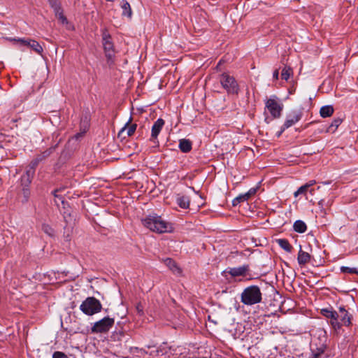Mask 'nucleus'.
Instances as JSON below:
<instances>
[{
    "label": "nucleus",
    "mask_w": 358,
    "mask_h": 358,
    "mask_svg": "<svg viewBox=\"0 0 358 358\" xmlns=\"http://www.w3.org/2000/svg\"><path fill=\"white\" fill-rule=\"evenodd\" d=\"M143 224L150 231L159 234L171 232L172 225L157 214H150L142 220Z\"/></svg>",
    "instance_id": "f257e3e1"
},
{
    "label": "nucleus",
    "mask_w": 358,
    "mask_h": 358,
    "mask_svg": "<svg viewBox=\"0 0 358 358\" xmlns=\"http://www.w3.org/2000/svg\"><path fill=\"white\" fill-rule=\"evenodd\" d=\"M262 294L260 288L251 285L243 289L241 295V302L247 306H252L262 301Z\"/></svg>",
    "instance_id": "f03ea898"
},
{
    "label": "nucleus",
    "mask_w": 358,
    "mask_h": 358,
    "mask_svg": "<svg viewBox=\"0 0 358 358\" xmlns=\"http://www.w3.org/2000/svg\"><path fill=\"white\" fill-rule=\"evenodd\" d=\"M101 302L93 296L87 297L80 306V310L87 315H93L101 310Z\"/></svg>",
    "instance_id": "7ed1b4c3"
},
{
    "label": "nucleus",
    "mask_w": 358,
    "mask_h": 358,
    "mask_svg": "<svg viewBox=\"0 0 358 358\" xmlns=\"http://www.w3.org/2000/svg\"><path fill=\"white\" fill-rule=\"evenodd\" d=\"M222 87L230 94H238L239 86L236 79L227 73H222L220 77Z\"/></svg>",
    "instance_id": "20e7f679"
},
{
    "label": "nucleus",
    "mask_w": 358,
    "mask_h": 358,
    "mask_svg": "<svg viewBox=\"0 0 358 358\" xmlns=\"http://www.w3.org/2000/svg\"><path fill=\"white\" fill-rule=\"evenodd\" d=\"M114 319L105 317L96 322L92 327V333H106L108 331L114 324Z\"/></svg>",
    "instance_id": "39448f33"
},
{
    "label": "nucleus",
    "mask_w": 358,
    "mask_h": 358,
    "mask_svg": "<svg viewBox=\"0 0 358 358\" xmlns=\"http://www.w3.org/2000/svg\"><path fill=\"white\" fill-rule=\"evenodd\" d=\"M266 108L273 118H278L281 115L282 105L278 101L275 96L270 97L266 101Z\"/></svg>",
    "instance_id": "423d86ee"
},
{
    "label": "nucleus",
    "mask_w": 358,
    "mask_h": 358,
    "mask_svg": "<svg viewBox=\"0 0 358 358\" xmlns=\"http://www.w3.org/2000/svg\"><path fill=\"white\" fill-rule=\"evenodd\" d=\"M102 39L106 56L108 59H110L113 57L115 52L113 48V43L111 41V37L106 31L103 32Z\"/></svg>",
    "instance_id": "0eeeda50"
},
{
    "label": "nucleus",
    "mask_w": 358,
    "mask_h": 358,
    "mask_svg": "<svg viewBox=\"0 0 358 358\" xmlns=\"http://www.w3.org/2000/svg\"><path fill=\"white\" fill-rule=\"evenodd\" d=\"M302 117V113L299 110H292L286 117V120L281 128V132L289 128L292 125L298 122Z\"/></svg>",
    "instance_id": "6e6552de"
},
{
    "label": "nucleus",
    "mask_w": 358,
    "mask_h": 358,
    "mask_svg": "<svg viewBox=\"0 0 358 358\" xmlns=\"http://www.w3.org/2000/svg\"><path fill=\"white\" fill-rule=\"evenodd\" d=\"M10 41L18 42L22 45H27L30 47L33 50L38 54H41L43 52L42 46L34 40H24L23 38H10Z\"/></svg>",
    "instance_id": "1a4fd4ad"
},
{
    "label": "nucleus",
    "mask_w": 358,
    "mask_h": 358,
    "mask_svg": "<svg viewBox=\"0 0 358 358\" xmlns=\"http://www.w3.org/2000/svg\"><path fill=\"white\" fill-rule=\"evenodd\" d=\"M248 270V265H243L239 267L229 268L222 272V275H227V273H229L232 277L245 276Z\"/></svg>",
    "instance_id": "9d476101"
},
{
    "label": "nucleus",
    "mask_w": 358,
    "mask_h": 358,
    "mask_svg": "<svg viewBox=\"0 0 358 358\" xmlns=\"http://www.w3.org/2000/svg\"><path fill=\"white\" fill-rule=\"evenodd\" d=\"M164 125V120L162 118L157 119L152 127L151 140H155Z\"/></svg>",
    "instance_id": "9b49d317"
},
{
    "label": "nucleus",
    "mask_w": 358,
    "mask_h": 358,
    "mask_svg": "<svg viewBox=\"0 0 358 358\" xmlns=\"http://www.w3.org/2000/svg\"><path fill=\"white\" fill-rule=\"evenodd\" d=\"M132 117H130L128 122L124 124V126L120 129L119 131L118 136H120L121 135H123L124 132L127 133L128 136H132L136 128L137 125L136 124H130L131 122Z\"/></svg>",
    "instance_id": "f8f14e48"
},
{
    "label": "nucleus",
    "mask_w": 358,
    "mask_h": 358,
    "mask_svg": "<svg viewBox=\"0 0 358 358\" xmlns=\"http://www.w3.org/2000/svg\"><path fill=\"white\" fill-rule=\"evenodd\" d=\"M310 260V255L308 252L303 251L300 247V250L298 253L297 261L299 265L303 266L308 263Z\"/></svg>",
    "instance_id": "ddd939ff"
},
{
    "label": "nucleus",
    "mask_w": 358,
    "mask_h": 358,
    "mask_svg": "<svg viewBox=\"0 0 358 358\" xmlns=\"http://www.w3.org/2000/svg\"><path fill=\"white\" fill-rule=\"evenodd\" d=\"M164 263L165 265L169 267V268L175 274H180L181 273V269L180 267L177 265V264L171 258H166L164 259Z\"/></svg>",
    "instance_id": "4468645a"
},
{
    "label": "nucleus",
    "mask_w": 358,
    "mask_h": 358,
    "mask_svg": "<svg viewBox=\"0 0 358 358\" xmlns=\"http://www.w3.org/2000/svg\"><path fill=\"white\" fill-rule=\"evenodd\" d=\"M179 148L183 152H188L192 150V143L188 139H180Z\"/></svg>",
    "instance_id": "2eb2a0df"
},
{
    "label": "nucleus",
    "mask_w": 358,
    "mask_h": 358,
    "mask_svg": "<svg viewBox=\"0 0 358 358\" xmlns=\"http://www.w3.org/2000/svg\"><path fill=\"white\" fill-rule=\"evenodd\" d=\"M52 6L54 8L55 15L58 17V18L62 21V23L67 22V20L63 14V12L60 8V6L56 3L52 2Z\"/></svg>",
    "instance_id": "dca6fc26"
},
{
    "label": "nucleus",
    "mask_w": 358,
    "mask_h": 358,
    "mask_svg": "<svg viewBox=\"0 0 358 358\" xmlns=\"http://www.w3.org/2000/svg\"><path fill=\"white\" fill-rule=\"evenodd\" d=\"M176 202L180 208L184 209H187L189 206V199L186 196H178Z\"/></svg>",
    "instance_id": "f3484780"
},
{
    "label": "nucleus",
    "mask_w": 358,
    "mask_h": 358,
    "mask_svg": "<svg viewBox=\"0 0 358 358\" xmlns=\"http://www.w3.org/2000/svg\"><path fill=\"white\" fill-rule=\"evenodd\" d=\"M334 113V108L332 106L327 105L320 108V114L322 117H330Z\"/></svg>",
    "instance_id": "a211bd4d"
},
{
    "label": "nucleus",
    "mask_w": 358,
    "mask_h": 358,
    "mask_svg": "<svg viewBox=\"0 0 358 358\" xmlns=\"http://www.w3.org/2000/svg\"><path fill=\"white\" fill-rule=\"evenodd\" d=\"M276 242L279 246L287 252H291L292 250V246L289 244V241L285 238H280L276 240Z\"/></svg>",
    "instance_id": "6ab92c4d"
},
{
    "label": "nucleus",
    "mask_w": 358,
    "mask_h": 358,
    "mask_svg": "<svg viewBox=\"0 0 358 358\" xmlns=\"http://www.w3.org/2000/svg\"><path fill=\"white\" fill-rule=\"evenodd\" d=\"M294 230L298 233H303L306 231L307 227L304 222L296 220L293 225Z\"/></svg>",
    "instance_id": "aec40b11"
},
{
    "label": "nucleus",
    "mask_w": 358,
    "mask_h": 358,
    "mask_svg": "<svg viewBox=\"0 0 358 358\" xmlns=\"http://www.w3.org/2000/svg\"><path fill=\"white\" fill-rule=\"evenodd\" d=\"M321 313L323 316L330 320L337 316L338 313L333 310L331 308H323L321 310Z\"/></svg>",
    "instance_id": "412c9836"
},
{
    "label": "nucleus",
    "mask_w": 358,
    "mask_h": 358,
    "mask_svg": "<svg viewBox=\"0 0 358 358\" xmlns=\"http://www.w3.org/2000/svg\"><path fill=\"white\" fill-rule=\"evenodd\" d=\"M250 197V193L240 194L233 200V205L236 206L241 202L247 201Z\"/></svg>",
    "instance_id": "4be33fe9"
},
{
    "label": "nucleus",
    "mask_w": 358,
    "mask_h": 358,
    "mask_svg": "<svg viewBox=\"0 0 358 358\" xmlns=\"http://www.w3.org/2000/svg\"><path fill=\"white\" fill-rule=\"evenodd\" d=\"M332 203V200H329L327 202H325L324 199H321L320 201H319L318 206L320 209V211L324 214H326V208L331 206Z\"/></svg>",
    "instance_id": "5701e85b"
},
{
    "label": "nucleus",
    "mask_w": 358,
    "mask_h": 358,
    "mask_svg": "<svg viewBox=\"0 0 358 358\" xmlns=\"http://www.w3.org/2000/svg\"><path fill=\"white\" fill-rule=\"evenodd\" d=\"M122 8L123 10V15H128L129 17H131V6H130V4L126 0L122 1Z\"/></svg>",
    "instance_id": "b1692460"
},
{
    "label": "nucleus",
    "mask_w": 358,
    "mask_h": 358,
    "mask_svg": "<svg viewBox=\"0 0 358 358\" xmlns=\"http://www.w3.org/2000/svg\"><path fill=\"white\" fill-rule=\"evenodd\" d=\"M341 123H342V119H341V118L334 119L332 121L331 124L329 125L327 131L329 132H334Z\"/></svg>",
    "instance_id": "393cba45"
},
{
    "label": "nucleus",
    "mask_w": 358,
    "mask_h": 358,
    "mask_svg": "<svg viewBox=\"0 0 358 358\" xmlns=\"http://www.w3.org/2000/svg\"><path fill=\"white\" fill-rule=\"evenodd\" d=\"M292 73V70L289 66H285L281 72V77L282 79L287 80Z\"/></svg>",
    "instance_id": "a878e982"
},
{
    "label": "nucleus",
    "mask_w": 358,
    "mask_h": 358,
    "mask_svg": "<svg viewBox=\"0 0 358 358\" xmlns=\"http://www.w3.org/2000/svg\"><path fill=\"white\" fill-rule=\"evenodd\" d=\"M341 271L343 273H353L358 275V268H351L348 266H341Z\"/></svg>",
    "instance_id": "bb28decb"
},
{
    "label": "nucleus",
    "mask_w": 358,
    "mask_h": 358,
    "mask_svg": "<svg viewBox=\"0 0 358 358\" xmlns=\"http://www.w3.org/2000/svg\"><path fill=\"white\" fill-rule=\"evenodd\" d=\"M309 189L307 187L306 185L301 186L294 193V197H297L300 194L306 195L308 190Z\"/></svg>",
    "instance_id": "cd10ccee"
},
{
    "label": "nucleus",
    "mask_w": 358,
    "mask_h": 358,
    "mask_svg": "<svg viewBox=\"0 0 358 358\" xmlns=\"http://www.w3.org/2000/svg\"><path fill=\"white\" fill-rule=\"evenodd\" d=\"M21 180L22 182V185H24V187H28L29 185L31 182V175L29 171L26 173V174H24Z\"/></svg>",
    "instance_id": "c85d7f7f"
},
{
    "label": "nucleus",
    "mask_w": 358,
    "mask_h": 358,
    "mask_svg": "<svg viewBox=\"0 0 358 358\" xmlns=\"http://www.w3.org/2000/svg\"><path fill=\"white\" fill-rule=\"evenodd\" d=\"M324 348L323 346L320 347L315 352L312 350V354L309 358H319L324 353Z\"/></svg>",
    "instance_id": "c756f323"
},
{
    "label": "nucleus",
    "mask_w": 358,
    "mask_h": 358,
    "mask_svg": "<svg viewBox=\"0 0 358 358\" xmlns=\"http://www.w3.org/2000/svg\"><path fill=\"white\" fill-rule=\"evenodd\" d=\"M341 322H342V324L345 326H349L351 324L350 317L348 315V312H345V313L342 314Z\"/></svg>",
    "instance_id": "7c9ffc66"
},
{
    "label": "nucleus",
    "mask_w": 358,
    "mask_h": 358,
    "mask_svg": "<svg viewBox=\"0 0 358 358\" xmlns=\"http://www.w3.org/2000/svg\"><path fill=\"white\" fill-rule=\"evenodd\" d=\"M42 230L49 236H53L54 230L48 224H43Z\"/></svg>",
    "instance_id": "2f4dec72"
},
{
    "label": "nucleus",
    "mask_w": 358,
    "mask_h": 358,
    "mask_svg": "<svg viewBox=\"0 0 358 358\" xmlns=\"http://www.w3.org/2000/svg\"><path fill=\"white\" fill-rule=\"evenodd\" d=\"M338 314H337V316L334 317V318H332V320H330L331 324L335 329H339L341 327V324L338 320Z\"/></svg>",
    "instance_id": "473e14b6"
},
{
    "label": "nucleus",
    "mask_w": 358,
    "mask_h": 358,
    "mask_svg": "<svg viewBox=\"0 0 358 358\" xmlns=\"http://www.w3.org/2000/svg\"><path fill=\"white\" fill-rule=\"evenodd\" d=\"M164 353V352H163V350L160 347L159 348H156L154 350H152L150 352V355H152V356H160V355H163Z\"/></svg>",
    "instance_id": "72a5a7b5"
},
{
    "label": "nucleus",
    "mask_w": 358,
    "mask_h": 358,
    "mask_svg": "<svg viewBox=\"0 0 358 358\" xmlns=\"http://www.w3.org/2000/svg\"><path fill=\"white\" fill-rule=\"evenodd\" d=\"M136 310L138 315L142 316L144 314L143 306L141 303H138L136 306Z\"/></svg>",
    "instance_id": "f704fd0d"
},
{
    "label": "nucleus",
    "mask_w": 358,
    "mask_h": 358,
    "mask_svg": "<svg viewBox=\"0 0 358 358\" xmlns=\"http://www.w3.org/2000/svg\"><path fill=\"white\" fill-rule=\"evenodd\" d=\"M57 190H55V191L54 192V196H55V202L56 205L58 206H59V204H58V200H59V201H60L62 202V203H64V201H63V199H62V197H59V196H58V194H57Z\"/></svg>",
    "instance_id": "c9c22d12"
},
{
    "label": "nucleus",
    "mask_w": 358,
    "mask_h": 358,
    "mask_svg": "<svg viewBox=\"0 0 358 358\" xmlns=\"http://www.w3.org/2000/svg\"><path fill=\"white\" fill-rule=\"evenodd\" d=\"M316 183V181L315 180H311L306 182L305 185L307 186V187L309 189L311 187H313Z\"/></svg>",
    "instance_id": "e433bc0d"
},
{
    "label": "nucleus",
    "mask_w": 358,
    "mask_h": 358,
    "mask_svg": "<svg viewBox=\"0 0 358 358\" xmlns=\"http://www.w3.org/2000/svg\"><path fill=\"white\" fill-rule=\"evenodd\" d=\"M273 76L274 78L275 79H278V76H279V71L278 69H276L275 71H274L273 72Z\"/></svg>",
    "instance_id": "4c0bfd02"
},
{
    "label": "nucleus",
    "mask_w": 358,
    "mask_h": 358,
    "mask_svg": "<svg viewBox=\"0 0 358 358\" xmlns=\"http://www.w3.org/2000/svg\"><path fill=\"white\" fill-rule=\"evenodd\" d=\"M117 336H118L117 338L119 340H121L122 337L124 336V332L123 331H120L119 333H117Z\"/></svg>",
    "instance_id": "58836bf2"
},
{
    "label": "nucleus",
    "mask_w": 358,
    "mask_h": 358,
    "mask_svg": "<svg viewBox=\"0 0 358 358\" xmlns=\"http://www.w3.org/2000/svg\"><path fill=\"white\" fill-rule=\"evenodd\" d=\"M315 189L314 188H309L308 190V192H309L311 195H313L315 194Z\"/></svg>",
    "instance_id": "ea45409f"
},
{
    "label": "nucleus",
    "mask_w": 358,
    "mask_h": 358,
    "mask_svg": "<svg viewBox=\"0 0 358 358\" xmlns=\"http://www.w3.org/2000/svg\"><path fill=\"white\" fill-rule=\"evenodd\" d=\"M339 311H340L342 314L345 313V312H347V311H346V310H345L343 307H340V308H339Z\"/></svg>",
    "instance_id": "a19ab883"
},
{
    "label": "nucleus",
    "mask_w": 358,
    "mask_h": 358,
    "mask_svg": "<svg viewBox=\"0 0 358 358\" xmlns=\"http://www.w3.org/2000/svg\"><path fill=\"white\" fill-rule=\"evenodd\" d=\"M247 193H250V196L255 193V189H250Z\"/></svg>",
    "instance_id": "79ce46f5"
},
{
    "label": "nucleus",
    "mask_w": 358,
    "mask_h": 358,
    "mask_svg": "<svg viewBox=\"0 0 358 358\" xmlns=\"http://www.w3.org/2000/svg\"><path fill=\"white\" fill-rule=\"evenodd\" d=\"M81 136H82V134H81V133H78V134H76L75 135V138H76V139H78V138H79L80 137H81Z\"/></svg>",
    "instance_id": "37998d69"
},
{
    "label": "nucleus",
    "mask_w": 358,
    "mask_h": 358,
    "mask_svg": "<svg viewBox=\"0 0 358 358\" xmlns=\"http://www.w3.org/2000/svg\"><path fill=\"white\" fill-rule=\"evenodd\" d=\"M282 132H281V131H280V132H278V136H280L281 135V134H282Z\"/></svg>",
    "instance_id": "c03bdc74"
},
{
    "label": "nucleus",
    "mask_w": 358,
    "mask_h": 358,
    "mask_svg": "<svg viewBox=\"0 0 358 358\" xmlns=\"http://www.w3.org/2000/svg\"><path fill=\"white\" fill-rule=\"evenodd\" d=\"M324 184H325V185L326 184H329V182H324Z\"/></svg>",
    "instance_id": "a18cd8bd"
},
{
    "label": "nucleus",
    "mask_w": 358,
    "mask_h": 358,
    "mask_svg": "<svg viewBox=\"0 0 358 358\" xmlns=\"http://www.w3.org/2000/svg\"><path fill=\"white\" fill-rule=\"evenodd\" d=\"M357 227H358V223H357Z\"/></svg>",
    "instance_id": "49530a36"
}]
</instances>
